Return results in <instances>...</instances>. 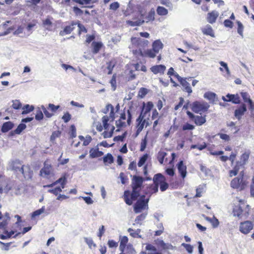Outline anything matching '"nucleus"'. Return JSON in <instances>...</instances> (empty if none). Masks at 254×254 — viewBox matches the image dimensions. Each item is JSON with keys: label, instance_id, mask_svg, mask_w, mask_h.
<instances>
[{"label": "nucleus", "instance_id": "1", "mask_svg": "<svg viewBox=\"0 0 254 254\" xmlns=\"http://www.w3.org/2000/svg\"><path fill=\"white\" fill-rule=\"evenodd\" d=\"M251 154L250 150H246L240 155L239 160L236 161L237 154L234 152H232L229 157L224 155L220 156V159L221 161L225 162L229 160L231 162L232 169L228 172L230 177L236 176L241 168H245V165L249 162Z\"/></svg>", "mask_w": 254, "mask_h": 254}, {"label": "nucleus", "instance_id": "2", "mask_svg": "<svg viewBox=\"0 0 254 254\" xmlns=\"http://www.w3.org/2000/svg\"><path fill=\"white\" fill-rule=\"evenodd\" d=\"M132 48L135 49L132 51L133 54L136 56L154 58L157 53L152 49H147L149 42L140 38L131 37L130 39Z\"/></svg>", "mask_w": 254, "mask_h": 254}, {"label": "nucleus", "instance_id": "3", "mask_svg": "<svg viewBox=\"0 0 254 254\" xmlns=\"http://www.w3.org/2000/svg\"><path fill=\"white\" fill-rule=\"evenodd\" d=\"M144 179L143 177L134 175L131 179V187L132 191L125 190L124 193V199L126 203L131 205L133 201L137 200L140 196V192L143 185Z\"/></svg>", "mask_w": 254, "mask_h": 254}, {"label": "nucleus", "instance_id": "4", "mask_svg": "<svg viewBox=\"0 0 254 254\" xmlns=\"http://www.w3.org/2000/svg\"><path fill=\"white\" fill-rule=\"evenodd\" d=\"M106 108L107 110L108 111L110 109L111 111L109 116L107 115L104 116L102 118L103 127L105 129V131L102 133V135L104 138L111 137L115 130L114 126L108 124L110 119H111L112 122L115 119V113L114 112V107L111 104H108L106 106Z\"/></svg>", "mask_w": 254, "mask_h": 254}, {"label": "nucleus", "instance_id": "5", "mask_svg": "<svg viewBox=\"0 0 254 254\" xmlns=\"http://www.w3.org/2000/svg\"><path fill=\"white\" fill-rule=\"evenodd\" d=\"M238 201L239 204L233 207V215L239 219H247L250 214V206L244 199H239Z\"/></svg>", "mask_w": 254, "mask_h": 254}, {"label": "nucleus", "instance_id": "6", "mask_svg": "<svg viewBox=\"0 0 254 254\" xmlns=\"http://www.w3.org/2000/svg\"><path fill=\"white\" fill-rule=\"evenodd\" d=\"M249 182L244 178V171L240 172V175L233 178L230 182V187L237 191H243L248 187Z\"/></svg>", "mask_w": 254, "mask_h": 254}, {"label": "nucleus", "instance_id": "7", "mask_svg": "<svg viewBox=\"0 0 254 254\" xmlns=\"http://www.w3.org/2000/svg\"><path fill=\"white\" fill-rule=\"evenodd\" d=\"M132 114L130 109L125 108L120 114V118L116 121V125L119 128L126 127L131 125Z\"/></svg>", "mask_w": 254, "mask_h": 254}, {"label": "nucleus", "instance_id": "8", "mask_svg": "<svg viewBox=\"0 0 254 254\" xmlns=\"http://www.w3.org/2000/svg\"><path fill=\"white\" fill-rule=\"evenodd\" d=\"M146 118V116L141 114L139 115L136 120V136L138 135L143 130L144 127H147L150 125L149 116Z\"/></svg>", "mask_w": 254, "mask_h": 254}, {"label": "nucleus", "instance_id": "9", "mask_svg": "<svg viewBox=\"0 0 254 254\" xmlns=\"http://www.w3.org/2000/svg\"><path fill=\"white\" fill-rule=\"evenodd\" d=\"M209 106L207 102L195 101L191 104V109L195 113L201 114L202 113L207 112Z\"/></svg>", "mask_w": 254, "mask_h": 254}, {"label": "nucleus", "instance_id": "10", "mask_svg": "<svg viewBox=\"0 0 254 254\" xmlns=\"http://www.w3.org/2000/svg\"><path fill=\"white\" fill-rule=\"evenodd\" d=\"M153 183L158 186L160 185V189L161 191L166 190L169 187L168 184L166 182L165 177L161 173H158L154 176Z\"/></svg>", "mask_w": 254, "mask_h": 254}, {"label": "nucleus", "instance_id": "11", "mask_svg": "<svg viewBox=\"0 0 254 254\" xmlns=\"http://www.w3.org/2000/svg\"><path fill=\"white\" fill-rule=\"evenodd\" d=\"M145 197L144 195H141L134 204L133 209L135 213H139L142 210L145 209L146 207H147L149 199H145Z\"/></svg>", "mask_w": 254, "mask_h": 254}, {"label": "nucleus", "instance_id": "12", "mask_svg": "<svg viewBox=\"0 0 254 254\" xmlns=\"http://www.w3.org/2000/svg\"><path fill=\"white\" fill-rule=\"evenodd\" d=\"M60 108L59 105L56 106L53 104L50 103L47 108L44 106H42L41 108L46 117L48 118H51L54 116V113Z\"/></svg>", "mask_w": 254, "mask_h": 254}, {"label": "nucleus", "instance_id": "13", "mask_svg": "<svg viewBox=\"0 0 254 254\" xmlns=\"http://www.w3.org/2000/svg\"><path fill=\"white\" fill-rule=\"evenodd\" d=\"M187 114L189 119L192 121L196 126H202L206 122L205 116H195L189 111H187Z\"/></svg>", "mask_w": 254, "mask_h": 254}, {"label": "nucleus", "instance_id": "14", "mask_svg": "<svg viewBox=\"0 0 254 254\" xmlns=\"http://www.w3.org/2000/svg\"><path fill=\"white\" fill-rule=\"evenodd\" d=\"M52 174V166L47 159L44 163V167L40 171V175L43 177L49 178V176Z\"/></svg>", "mask_w": 254, "mask_h": 254}, {"label": "nucleus", "instance_id": "15", "mask_svg": "<svg viewBox=\"0 0 254 254\" xmlns=\"http://www.w3.org/2000/svg\"><path fill=\"white\" fill-rule=\"evenodd\" d=\"M253 223L250 221H245L240 224L239 230L244 234H247L253 229Z\"/></svg>", "mask_w": 254, "mask_h": 254}, {"label": "nucleus", "instance_id": "16", "mask_svg": "<svg viewBox=\"0 0 254 254\" xmlns=\"http://www.w3.org/2000/svg\"><path fill=\"white\" fill-rule=\"evenodd\" d=\"M24 177L26 179H31L33 175V172L30 166L23 165L20 171Z\"/></svg>", "mask_w": 254, "mask_h": 254}, {"label": "nucleus", "instance_id": "17", "mask_svg": "<svg viewBox=\"0 0 254 254\" xmlns=\"http://www.w3.org/2000/svg\"><path fill=\"white\" fill-rule=\"evenodd\" d=\"M66 178L65 176H63L62 177L59 178L57 181L54 182L51 184L44 185L43 187L45 188H51L54 187V186L57 185L58 184H61V188L64 189L65 188V185L66 184Z\"/></svg>", "mask_w": 254, "mask_h": 254}, {"label": "nucleus", "instance_id": "18", "mask_svg": "<svg viewBox=\"0 0 254 254\" xmlns=\"http://www.w3.org/2000/svg\"><path fill=\"white\" fill-rule=\"evenodd\" d=\"M177 166L179 173L182 179H184L187 174L186 165L184 164V161L181 160L179 162Z\"/></svg>", "mask_w": 254, "mask_h": 254}, {"label": "nucleus", "instance_id": "19", "mask_svg": "<svg viewBox=\"0 0 254 254\" xmlns=\"http://www.w3.org/2000/svg\"><path fill=\"white\" fill-rule=\"evenodd\" d=\"M226 97L227 99L225 98V97H222V99L224 101L227 102H232L234 104H239L240 103V97L238 94L234 95V94H228L226 95Z\"/></svg>", "mask_w": 254, "mask_h": 254}, {"label": "nucleus", "instance_id": "20", "mask_svg": "<svg viewBox=\"0 0 254 254\" xmlns=\"http://www.w3.org/2000/svg\"><path fill=\"white\" fill-rule=\"evenodd\" d=\"M219 12L216 10H212L207 14V21L210 24L215 23L219 16Z\"/></svg>", "mask_w": 254, "mask_h": 254}, {"label": "nucleus", "instance_id": "21", "mask_svg": "<svg viewBox=\"0 0 254 254\" xmlns=\"http://www.w3.org/2000/svg\"><path fill=\"white\" fill-rule=\"evenodd\" d=\"M246 111V106L245 104H243L239 108L235 110L234 115L238 120H240Z\"/></svg>", "mask_w": 254, "mask_h": 254}, {"label": "nucleus", "instance_id": "22", "mask_svg": "<svg viewBox=\"0 0 254 254\" xmlns=\"http://www.w3.org/2000/svg\"><path fill=\"white\" fill-rule=\"evenodd\" d=\"M166 68V66L164 65L159 64L152 66L150 67V70L155 74L158 73L163 74Z\"/></svg>", "mask_w": 254, "mask_h": 254}, {"label": "nucleus", "instance_id": "23", "mask_svg": "<svg viewBox=\"0 0 254 254\" xmlns=\"http://www.w3.org/2000/svg\"><path fill=\"white\" fill-rule=\"evenodd\" d=\"M77 24L76 22L72 21L70 25L66 26L63 31H60V35L64 36L70 34L74 29V26Z\"/></svg>", "mask_w": 254, "mask_h": 254}, {"label": "nucleus", "instance_id": "24", "mask_svg": "<svg viewBox=\"0 0 254 254\" xmlns=\"http://www.w3.org/2000/svg\"><path fill=\"white\" fill-rule=\"evenodd\" d=\"M103 155L102 151H99L98 148H91L89 150V156L91 158L101 157Z\"/></svg>", "mask_w": 254, "mask_h": 254}, {"label": "nucleus", "instance_id": "25", "mask_svg": "<svg viewBox=\"0 0 254 254\" xmlns=\"http://www.w3.org/2000/svg\"><path fill=\"white\" fill-rule=\"evenodd\" d=\"M23 165L22 164L21 161L19 160H15L11 163L10 167L11 169L14 171H20L21 170L22 167Z\"/></svg>", "mask_w": 254, "mask_h": 254}, {"label": "nucleus", "instance_id": "26", "mask_svg": "<svg viewBox=\"0 0 254 254\" xmlns=\"http://www.w3.org/2000/svg\"><path fill=\"white\" fill-rule=\"evenodd\" d=\"M153 104L152 102H147L145 106L144 104L143 109L140 113L141 114L146 116V115L148 113H149L150 111L153 109Z\"/></svg>", "mask_w": 254, "mask_h": 254}, {"label": "nucleus", "instance_id": "27", "mask_svg": "<svg viewBox=\"0 0 254 254\" xmlns=\"http://www.w3.org/2000/svg\"><path fill=\"white\" fill-rule=\"evenodd\" d=\"M120 250L122 253H124L127 244L128 242V239L127 236H120Z\"/></svg>", "mask_w": 254, "mask_h": 254}, {"label": "nucleus", "instance_id": "28", "mask_svg": "<svg viewBox=\"0 0 254 254\" xmlns=\"http://www.w3.org/2000/svg\"><path fill=\"white\" fill-rule=\"evenodd\" d=\"M92 46V52L94 54H97L99 53L102 47L103 46V44L101 42H93L91 44Z\"/></svg>", "mask_w": 254, "mask_h": 254}, {"label": "nucleus", "instance_id": "29", "mask_svg": "<svg viewBox=\"0 0 254 254\" xmlns=\"http://www.w3.org/2000/svg\"><path fill=\"white\" fill-rule=\"evenodd\" d=\"M163 48V44L160 40H156L152 43V49L158 54Z\"/></svg>", "mask_w": 254, "mask_h": 254}, {"label": "nucleus", "instance_id": "30", "mask_svg": "<svg viewBox=\"0 0 254 254\" xmlns=\"http://www.w3.org/2000/svg\"><path fill=\"white\" fill-rule=\"evenodd\" d=\"M116 64V61L115 59H112L111 61L107 63L106 69L107 71L106 72L108 74H111L113 68Z\"/></svg>", "mask_w": 254, "mask_h": 254}, {"label": "nucleus", "instance_id": "31", "mask_svg": "<svg viewBox=\"0 0 254 254\" xmlns=\"http://www.w3.org/2000/svg\"><path fill=\"white\" fill-rule=\"evenodd\" d=\"M127 232L129 233L131 237L134 238H141V236L139 234L141 232L140 229H137L136 230H133L131 228L127 229Z\"/></svg>", "mask_w": 254, "mask_h": 254}, {"label": "nucleus", "instance_id": "32", "mask_svg": "<svg viewBox=\"0 0 254 254\" xmlns=\"http://www.w3.org/2000/svg\"><path fill=\"white\" fill-rule=\"evenodd\" d=\"M13 127L14 124L11 122H6L2 125L1 130L2 132H6L12 129Z\"/></svg>", "mask_w": 254, "mask_h": 254}, {"label": "nucleus", "instance_id": "33", "mask_svg": "<svg viewBox=\"0 0 254 254\" xmlns=\"http://www.w3.org/2000/svg\"><path fill=\"white\" fill-rule=\"evenodd\" d=\"M155 14L154 9L152 8L145 17L146 22L154 21L155 19Z\"/></svg>", "mask_w": 254, "mask_h": 254}, {"label": "nucleus", "instance_id": "34", "mask_svg": "<svg viewBox=\"0 0 254 254\" xmlns=\"http://www.w3.org/2000/svg\"><path fill=\"white\" fill-rule=\"evenodd\" d=\"M216 94L211 92H207L204 94V97L212 103H214L215 102L216 100Z\"/></svg>", "mask_w": 254, "mask_h": 254}, {"label": "nucleus", "instance_id": "35", "mask_svg": "<svg viewBox=\"0 0 254 254\" xmlns=\"http://www.w3.org/2000/svg\"><path fill=\"white\" fill-rule=\"evenodd\" d=\"M78 138L81 141H83L82 145L83 146H87L92 141V137L89 135H86L85 137L82 135H79Z\"/></svg>", "mask_w": 254, "mask_h": 254}, {"label": "nucleus", "instance_id": "36", "mask_svg": "<svg viewBox=\"0 0 254 254\" xmlns=\"http://www.w3.org/2000/svg\"><path fill=\"white\" fill-rule=\"evenodd\" d=\"M167 156V153L164 151L160 150L158 152L157 158L159 162L162 164L164 161L165 157Z\"/></svg>", "mask_w": 254, "mask_h": 254}, {"label": "nucleus", "instance_id": "37", "mask_svg": "<svg viewBox=\"0 0 254 254\" xmlns=\"http://www.w3.org/2000/svg\"><path fill=\"white\" fill-rule=\"evenodd\" d=\"M103 161L106 165L113 163L114 162V158L112 155L110 153H108L103 157Z\"/></svg>", "mask_w": 254, "mask_h": 254}, {"label": "nucleus", "instance_id": "38", "mask_svg": "<svg viewBox=\"0 0 254 254\" xmlns=\"http://www.w3.org/2000/svg\"><path fill=\"white\" fill-rule=\"evenodd\" d=\"M156 12L160 16H165L168 13V10L166 8L161 6H158L157 7Z\"/></svg>", "mask_w": 254, "mask_h": 254}, {"label": "nucleus", "instance_id": "39", "mask_svg": "<svg viewBox=\"0 0 254 254\" xmlns=\"http://www.w3.org/2000/svg\"><path fill=\"white\" fill-rule=\"evenodd\" d=\"M181 84L185 88V91L187 92L189 94L192 92L191 88L190 85V83L185 79L181 83Z\"/></svg>", "mask_w": 254, "mask_h": 254}, {"label": "nucleus", "instance_id": "40", "mask_svg": "<svg viewBox=\"0 0 254 254\" xmlns=\"http://www.w3.org/2000/svg\"><path fill=\"white\" fill-rule=\"evenodd\" d=\"M146 249L149 251L148 254H162L157 252L156 248L151 244H147L146 246Z\"/></svg>", "mask_w": 254, "mask_h": 254}, {"label": "nucleus", "instance_id": "41", "mask_svg": "<svg viewBox=\"0 0 254 254\" xmlns=\"http://www.w3.org/2000/svg\"><path fill=\"white\" fill-rule=\"evenodd\" d=\"M202 32L204 34L209 35L212 37L214 36V32L213 29L210 25H207L204 29H203Z\"/></svg>", "mask_w": 254, "mask_h": 254}, {"label": "nucleus", "instance_id": "42", "mask_svg": "<svg viewBox=\"0 0 254 254\" xmlns=\"http://www.w3.org/2000/svg\"><path fill=\"white\" fill-rule=\"evenodd\" d=\"M34 106H30L28 104H26L22 107L23 111L22 112V114H27L32 112L34 110Z\"/></svg>", "mask_w": 254, "mask_h": 254}, {"label": "nucleus", "instance_id": "43", "mask_svg": "<svg viewBox=\"0 0 254 254\" xmlns=\"http://www.w3.org/2000/svg\"><path fill=\"white\" fill-rule=\"evenodd\" d=\"M63 188L58 187L54 189H49L48 192L54 194L56 196H58L59 194L62 192Z\"/></svg>", "mask_w": 254, "mask_h": 254}, {"label": "nucleus", "instance_id": "44", "mask_svg": "<svg viewBox=\"0 0 254 254\" xmlns=\"http://www.w3.org/2000/svg\"><path fill=\"white\" fill-rule=\"evenodd\" d=\"M236 23L238 25L237 28V32L242 37H243V31L244 29V26L242 23V22L240 21H237Z\"/></svg>", "mask_w": 254, "mask_h": 254}, {"label": "nucleus", "instance_id": "45", "mask_svg": "<svg viewBox=\"0 0 254 254\" xmlns=\"http://www.w3.org/2000/svg\"><path fill=\"white\" fill-rule=\"evenodd\" d=\"M207 147V144L205 142H203L202 144L200 145H197V144H192L190 146V149H195L197 148L199 150H202L203 149L206 148Z\"/></svg>", "mask_w": 254, "mask_h": 254}, {"label": "nucleus", "instance_id": "46", "mask_svg": "<svg viewBox=\"0 0 254 254\" xmlns=\"http://www.w3.org/2000/svg\"><path fill=\"white\" fill-rule=\"evenodd\" d=\"M144 23V20H138L135 21L127 20V23L131 26H139Z\"/></svg>", "mask_w": 254, "mask_h": 254}, {"label": "nucleus", "instance_id": "47", "mask_svg": "<svg viewBox=\"0 0 254 254\" xmlns=\"http://www.w3.org/2000/svg\"><path fill=\"white\" fill-rule=\"evenodd\" d=\"M69 134L71 138H73L76 136V129L74 125L70 126Z\"/></svg>", "mask_w": 254, "mask_h": 254}, {"label": "nucleus", "instance_id": "48", "mask_svg": "<svg viewBox=\"0 0 254 254\" xmlns=\"http://www.w3.org/2000/svg\"><path fill=\"white\" fill-rule=\"evenodd\" d=\"M12 107L15 110L20 109L22 108V104L18 100H13Z\"/></svg>", "mask_w": 254, "mask_h": 254}, {"label": "nucleus", "instance_id": "49", "mask_svg": "<svg viewBox=\"0 0 254 254\" xmlns=\"http://www.w3.org/2000/svg\"><path fill=\"white\" fill-rule=\"evenodd\" d=\"M148 154H145L143 156H142L138 162V167H141L143 165V164L145 163V162L146 161L147 158H148Z\"/></svg>", "mask_w": 254, "mask_h": 254}, {"label": "nucleus", "instance_id": "50", "mask_svg": "<svg viewBox=\"0 0 254 254\" xmlns=\"http://www.w3.org/2000/svg\"><path fill=\"white\" fill-rule=\"evenodd\" d=\"M26 126L24 124H20L17 128L14 130L16 134H20L25 128Z\"/></svg>", "mask_w": 254, "mask_h": 254}, {"label": "nucleus", "instance_id": "51", "mask_svg": "<svg viewBox=\"0 0 254 254\" xmlns=\"http://www.w3.org/2000/svg\"><path fill=\"white\" fill-rule=\"evenodd\" d=\"M5 233L6 234V235H4L3 234L0 235V239L1 240H5L8 238H10L12 235L14 234V231H11L10 232H8L7 231H6L5 232Z\"/></svg>", "mask_w": 254, "mask_h": 254}, {"label": "nucleus", "instance_id": "52", "mask_svg": "<svg viewBox=\"0 0 254 254\" xmlns=\"http://www.w3.org/2000/svg\"><path fill=\"white\" fill-rule=\"evenodd\" d=\"M147 143V137L146 136H145L143 138L141 139V141L140 143V151L142 152L146 148V145Z\"/></svg>", "mask_w": 254, "mask_h": 254}, {"label": "nucleus", "instance_id": "53", "mask_svg": "<svg viewBox=\"0 0 254 254\" xmlns=\"http://www.w3.org/2000/svg\"><path fill=\"white\" fill-rule=\"evenodd\" d=\"M116 77H117L116 74V73L114 74L112 76V77L110 81V83L111 84V86L113 88V90H115V89H116V87H117Z\"/></svg>", "mask_w": 254, "mask_h": 254}, {"label": "nucleus", "instance_id": "54", "mask_svg": "<svg viewBox=\"0 0 254 254\" xmlns=\"http://www.w3.org/2000/svg\"><path fill=\"white\" fill-rule=\"evenodd\" d=\"M43 24L44 26L46 27V29L50 30V27L52 25V22L51 21L50 19L49 18H46L45 20L43 21Z\"/></svg>", "mask_w": 254, "mask_h": 254}, {"label": "nucleus", "instance_id": "55", "mask_svg": "<svg viewBox=\"0 0 254 254\" xmlns=\"http://www.w3.org/2000/svg\"><path fill=\"white\" fill-rule=\"evenodd\" d=\"M182 246L184 248H185V249L188 252V253L191 254L192 253L193 247L191 245L186 243H183L182 244Z\"/></svg>", "mask_w": 254, "mask_h": 254}, {"label": "nucleus", "instance_id": "56", "mask_svg": "<svg viewBox=\"0 0 254 254\" xmlns=\"http://www.w3.org/2000/svg\"><path fill=\"white\" fill-rule=\"evenodd\" d=\"M44 207H42L41 208L34 211L31 215L32 218H35L36 216H39L44 211Z\"/></svg>", "mask_w": 254, "mask_h": 254}, {"label": "nucleus", "instance_id": "57", "mask_svg": "<svg viewBox=\"0 0 254 254\" xmlns=\"http://www.w3.org/2000/svg\"><path fill=\"white\" fill-rule=\"evenodd\" d=\"M62 119L64 123H66L71 120V116L68 112H67L64 114Z\"/></svg>", "mask_w": 254, "mask_h": 254}, {"label": "nucleus", "instance_id": "58", "mask_svg": "<svg viewBox=\"0 0 254 254\" xmlns=\"http://www.w3.org/2000/svg\"><path fill=\"white\" fill-rule=\"evenodd\" d=\"M43 114L42 111L39 109L36 112L35 115V119L37 121H41L43 119Z\"/></svg>", "mask_w": 254, "mask_h": 254}, {"label": "nucleus", "instance_id": "59", "mask_svg": "<svg viewBox=\"0 0 254 254\" xmlns=\"http://www.w3.org/2000/svg\"><path fill=\"white\" fill-rule=\"evenodd\" d=\"M194 128L195 127L193 125L188 123L184 124L182 127V129L183 130H193V129H194Z\"/></svg>", "mask_w": 254, "mask_h": 254}, {"label": "nucleus", "instance_id": "60", "mask_svg": "<svg viewBox=\"0 0 254 254\" xmlns=\"http://www.w3.org/2000/svg\"><path fill=\"white\" fill-rule=\"evenodd\" d=\"M77 26L78 27V34L80 35L82 32L86 33L87 32V30L85 27V26L82 24L78 22L77 23Z\"/></svg>", "mask_w": 254, "mask_h": 254}, {"label": "nucleus", "instance_id": "61", "mask_svg": "<svg viewBox=\"0 0 254 254\" xmlns=\"http://www.w3.org/2000/svg\"><path fill=\"white\" fill-rule=\"evenodd\" d=\"M250 194L253 197H254V175L253 176L250 185Z\"/></svg>", "mask_w": 254, "mask_h": 254}, {"label": "nucleus", "instance_id": "62", "mask_svg": "<svg viewBox=\"0 0 254 254\" xmlns=\"http://www.w3.org/2000/svg\"><path fill=\"white\" fill-rule=\"evenodd\" d=\"M225 27L232 28L233 27V22L230 19H225L223 22Z\"/></svg>", "mask_w": 254, "mask_h": 254}, {"label": "nucleus", "instance_id": "63", "mask_svg": "<svg viewBox=\"0 0 254 254\" xmlns=\"http://www.w3.org/2000/svg\"><path fill=\"white\" fill-rule=\"evenodd\" d=\"M218 136H219L220 138L225 141H229L230 140V137L229 135L225 133H219L217 134Z\"/></svg>", "mask_w": 254, "mask_h": 254}, {"label": "nucleus", "instance_id": "64", "mask_svg": "<svg viewBox=\"0 0 254 254\" xmlns=\"http://www.w3.org/2000/svg\"><path fill=\"white\" fill-rule=\"evenodd\" d=\"M149 189L150 190L152 193H156L158 190V186L157 185H155L153 183V184H151L149 186Z\"/></svg>", "mask_w": 254, "mask_h": 254}]
</instances>
